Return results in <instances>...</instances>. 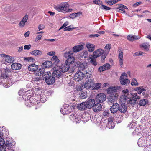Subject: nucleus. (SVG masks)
<instances>
[{
    "mask_svg": "<svg viewBox=\"0 0 151 151\" xmlns=\"http://www.w3.org/2000/svg\"><path fill=\"white\" fill-rule=\"evenodd\" d=\"M105 69L106 70L109 69L110 68V65L109 63H106L103 65Z\"/></svg>",
    "mask_w": 151,
    "mask_h": 151,
    "instance_id": "obj_63",
    "label": "nucleus"
},
{
    "mask_svg": "<svg viewBox=\"0 0 151 151\" xmlns=\"http://www.w3.org/2000/svg\"><path fill=\"white\" fill-rule=\"evenodd\" d=\"M140 46L145 49H147L148 48L149 45L147 43H144L140 45Z\"/></svg>",
    "mask_w": 151,
    "mask_h": 151,
    "instance_id": "obj_54",
    "label": "nucleus"
},
{
    "mask_svg": "<svg viewBox=\"0 0 151 151\" xmlns=\"http://www.w3.org/2000/svg\"><path fill=\"white\" fill-rule=\"evenodd\" d=\"M52 61H47L44 62L43 63V66L45 68H49L52 66Z\"/></svg>",
    "mask_w": 151,
    "mask_h": 151,
    "instance_id": "obj_36",
    "label": "nucleus"
},
{
    "mask_svg": "<svg viewBox=\"0 0 151 151\" xmlns=\"http://www.w3.org/2000/svg\"><path fill=\"white\" fill-rule=\"evenodd\" d=\"M73 53L71 50L68 51H66L63 54V56L65 58H68L71 56V55H72Z\"/></svg>",
    "mask_w": 151,
    "mask_h": 151,
    "instance_id": "obj_41",
    "label": "nucleus"
},
{
    "mask_svg": "<svg viewBox=\"0 0 151 151\" xmlns=\"http://www.w3.org/2000/svg\"><path fill=\"white\" fill-rule=\"evenodd\" d=\"M51 60L55 65H56L59 62L60 60L58 57L56 55L53 56L51 59Z\"/></svg>",
    "mask_w": 151,
    "mask_h": 151,
    "instance_id": "obj_34",
    "label": "nucleus"
},
{
    "mask_svg": "<svg viewBox=\"0 0 151 151\" xmlns=\"http://www.w3.org/2000/svg\"><path fill=\"white\" fill-rule=\"evenodd\" d=\"M38 66L35 64H32L29 65L28 68L29 71L34 72L38 69Z\"/></svg>",
    "mask_w": 151,
    "mask_h": 151,
    "instance_id": "obj_26",
    "label": "nucleus"
},
{
    "mask_svg": "<svg viewBox=\"0 0 151 151\" xmlns=\"http://www.w3.org/2000/svg\"><path fill=\"white\" fill-rule=\"evenodd\" d=\"M75 58L73 56H71L68 58L65 61V63H67L69 65L72 64L75 62Z\"/></svg>",
    "mask_w": 151,
    "mask_h": 151,
    "instance_id": "obj_31",
    "label": "nucleus"
},
{
    "mask_svg": "<svg viewBox=\"0 0 151 151\" xmlns=\"http://www.w3.org/2000/svg\"><path fill=\"white\" fill-rule=\"evenodd\" d=\"M78 108L80 110H84L87 108L85 102L79 104L77 106Z\"/></svg>",
    "mask_w": 151,
    "mask_h": 151,
    "instance_id": "obj_39",
    "label": "nucleus"
},
{
    "mask_svg": "<svg viewBox=\"0 0 151 151\" xmlns=\"http://www.w3.org/2000/svg\"><path fill=\"white\" fill-rule=\"evenodd\" d=\"M147 101L146 99H142L139 101V105L142 106H144L147 104Z\"/></svg>",
    "mask_w": 151,
    "mask_h": 151,
    "instance_id": "obj_49",
    "label": "nucleus"
},
{
    "mask_svg": "<svg viewBox=\"0 0 151 151\" xmlns=\"http://www.w3.org/2000/svg\"><path fill=\"white\" fill-rule=\"evenodd\" d=\"M1 56L6 63H11L14 61V59L13 57L8 55L3 54H1Z\"/></svg>",
    "mask_w": 151,
    "mask_h": 151,
    "instance_id": "obj_6",
    "label": "nucleus"
},
{
    "mask_svg": "<svg viewBox=\"0 0 151 151\" xmlns=\"http://www.w3.org/2000/svg\"><path fill=\"white\" fill-rule=\"evenodd\" d=\"M8 142L10 143H13V142H14L9 141L8 140H6V143ZM6 144V143H5V144ZM8 149H7V147L6 145V144L4 146L2 145L0 146V151H8Z\"/></svg>",
    "mask_w": 151,
    "mask_h": 151,
    "instance_id": "obj_42",
    "label": "nucleus"
},
{
    "mask_svg": "<svg viewBox=\"0 0 151 151\" xmlns=\"http://www.w3.org/2000/svg\"><path fill=\"white\" fill-rule=\"evenodd\" d=\"M120 0H111L110 1H107L106 2L110 5H112L114 4H115L118 2Z\"/></svg>",
    "mask_w": 151,
    "mask_h": 151,
    "instance_id": "obj_50",
    "label": "nucleus"
},
{
    "mask_svg": "<svg viewBox=\"0 0 151 151\" xmlns=\"http://www.w3.org/2000/svg\"><path fill=\"white\" fill-rule=\"evenodd\" d=\"M100 8L102 9H104L105 10H108L110 9L111 8L107 6H106L104 5H101Z\"/></svg>",
    "mask_w": 151,
    "mask_h": 151,
    "instance_id": "obj_58",
    "label": "nucleus"
},
{
    "mask_svg": "<svg viewBox=\"0 0 151 151\" xmlns=\"http://www.w3.org/2000/svg\"><path fill=\"white\" fill-rule=\"evenodd\" d=\"M131 95V98L132 101H134V104H132L133 105H134V103H136V101H137V99H139L140 97L137 95V93H133Z\"/></svg>",
    "mask_w": 151,
    "mask_h": 151,
    "instance_id": "obj_28",
    "label": "nucleus"
},
{
    "mask_svg": "<svg viewBox=\"0 0 151 151\" xmlns=\"http://www.w3.org/2000/svg\"><path fill=\"white\" fill-rule=\"evenodd\" d=\"M41 79L40 77H34L33 78L32 82L33 83L38 84L41 82Z\"/></svg>",
    "mask_w": 151,
    "mask_h": 151,
    "instance_id": "obj_37",
    "label": "nucleus"
},
{
    "mask_svg": "<svg viewBox=\"0 0 151 151\" xmlns=\"http://www.w3.org/2000/svg\"><path fill=\"white\" fill-rule=\"evenodd\" d=\"M27 92H28L27 91H24V89H22L19 91L18 93L19 95H22L24 99L26 100V98H25V97L27 95Z\"/></svg>",
    "mask_w": 151,
    "mask_h": 151,
    "instance_id": "obj_38",
    "label": "nucleus"
},
{
    "mask_svg": "<svg viewBox=\"0 0 151 151\" xmlns=\"http://www.w3.org/2000/svg\"><path fill=\"white\" fill-rule=\"evenodd\" d=\"M51 72L52 73V76L55 78H58L61 75L60 67L57 65L52 70Z\"/></svg>",
    "mask_w": 151,
    "mask_h": 151,
    "instance_id": "obj_4",
    "label": "nucleus"
},
{
    "mask_svg": "<svg viewBox=\"0 0 151 151\" xmlns=\"http://www.w3.org/2000/svg\"><path fill=\"white\" fill-rule=\"evenodd\" d=\"M106 99V95L103 93H100L98 94L96 97V100L97 102L102 103Z\"/></svg>",
    "mask_w": 151,
    "mask_h": 151,
    "instance_id": "obj_8",
    "label": "nucleus"
},
{
    "mask_svg": "<svg viewBox=\"0 0 151 151\" xmlns=\"http://www.w3.org/2000/svg\"><path fill=\"white\" fill-rule=\"evenodd\" d=\"M121 104V106L119 107V111L122 113H125L127 109V106L126 104H128L126 102H120Z\"/></svg>",
    "mask_w": 151,
    "mask_h": 151,
    "instance_id": "obj_10",
    "label": "nucleus"
},
{
    "mask_svg": "<svg viewBox=\"0 0 151 151\" xmlns=\"http://www.w3.org/2000/svg\"><path fill=\"white\" fill-rule=\"evenodd\" d=\"M111 47V45L110 44H108L106 45L104 48L105 50V52H106V53L107 54L109 53Z\"/></svg>",
    "mask_w": 151,
    "mask_h": 151,
    "instance_id": "obj_44",
    "label": "nucleus"
},
{
    "mask_svg": "<svg viewBox=\"0 0 151 151\" xmlns=\"http://www.w3.org/2000/svg\"><path fill=\"white\" fill-rule=\"evenodd\" d=\"M106 53V52H105V53H104L101 55V61L102 62H104V60L105 59L107 55Z\"/></svg>",
    "mask_w": 151,
    "mask_h": 151,
    "instance_id": "obj_56",
    "label": "nucleus"
},
{
    "mask_svg": "<svg viewBox=\"0 0 151 151\" xmlns=\"http://www.w3.org/2000/svg\"><path fill=\"white\" fill-rule=\"evenodd\" d=\"M118 58L120 66L122 67L123 64V52L121 50H119Z\"/></svg>",
    "mask_w": 151,
    "mask_h": 151,
    "instance_id": "obj_22",
    "label": "nucleus"
},
{
    "mask_svg": "<svg viewBox=\"0 0 151 151\" xmlns=\"http://www.w3.org/2000/svg\"><path fill=\"white\" fill-rule=\"evenodd\" d=\"M114 120V118L113 117H110L108 118L107 127L109 128L112 129L114 127L115 125Z\"/></svg>",
    "mask_w": 151,
    "mask_h": 151,
    "instance_id": "obj_19",
    "label": "nucleus"
},
{
    "mask_svg": "<svg viewBox=\"0 0 151 151\" xmlns=\"http://www.w3.org/2000/svg\"><path fill=\"white\" fill-rule=\"evenodd\" d=\"M103 115L105 116H107L109 115V111L108 110H105L103 113Z\"/></svg>",
    "mask_w": 151,
    "mask_h": 151,
    "instance_id": "obj_60",
    "label": "nucleus"
},
{
    "mask_svg": "<svg viewBox=\"0 0 151 151\" xmlns=\"http://www.w3.org/2000/svg\"><path fill=\"white\" fill-rule=\"evenodd\" d=\"M121 89V87L119 86H116L109 87L106 90L107 93L109 94H112Z\"/></svg>",
    "mask_w": 151,
    "mask_h": 151,
    "instance_id": "obj_7",
    "label": "nucleus"
},
{
    "mask_svg": "<svg viewBox=\"0 0 151 151\" xmlns=\"http://www.w3.org/2000/svg\"><path fill=\"white\" fill-rule=\"evenodd\" d=\"M101 84L100 83H93V86H92V89L95 90H98L101 88Z\"/></svg>",
    "mask_w": 151,
    "mask_h": 151,
    "instance_id": "obj_40",
    "label": "nucleus"
},
{
    "mask_svg": "<svg viewBox=\"0 0 151 151\" xmlns=\"http://www.w3.org/2000/svg\"><path fill=\"white\" fill-rule=\"evenodd\" d=\"M6 141H5L3 138L2 137V134L0 133V146H2L5 145Z\"/></svg>",
    "mask_w": 151,
    "mask_h": 151,
    "instance_id": "obj_52",
    "label": "nucleus"
},
{
    "mask_svg": "<svg viewBox=\"0 0 151 151\" xmlns=\"http://www.w3.org/2000/svg\"><path fill=\"white\" fill-rule=\"evenodd\" d=\"M45 26L44 25L42 24H40L39 25L38 27V31H40L41 30L44 29Z\"/></svg>",
    "mask_w": 151,
    "mask_h": 151,
    "instance_id": "obj_62",
    "label": "nucleus"
},
{
    "mask_svg": "<svg viewBox=\"0 0 151 151\" xmlns=\"http://www.w3.org/2000/svg\"><path fill=\"white\" fill-rule=\"evenodd\" d=\"M99 71L100 72H103V71H104V70H106L105 69L104 66V65L100 67L98 69Z\"/></svg>",
    "mask_w": 151,
    "mask_h": 151,
    "instance_id": "obj_64",
    "label": "nucleus"
},
{
    "mask_svg": "<svg viewBox=\"0 0 151 151\" xmlns=\"http://www.w3.org/2000/svg\"><path fill=\"white\" fill-rule=\"evenodd\" d=\"M28 19V16L27 15H26L19 23V27L21 28L24 27L25 24V23L27 21Z\"/></svg>",
    "mask_w": 151,
    "mask_h": 151,
    "instance_id": "obj_20",
    "label": "nucleus"
},
{
    "mask_svg": "<svg viewBox=\"0 0 151 151\" xmlns=\"http://www.w3.org/2000/svg\"><path fill=\"white\" fill-rule=\"evenodd\" d=\"M146 138L143 137L139 138L138 141V145L140 147H144L147 145Z\"/></svg>",
    "mask_w": 151,
    "mask_h": 151,
    "instance_id": "obj_16",
    "label": "nucleus"
},
{
    "mask_svg": "<svg viewBox=\"0 0 151 151\" xmlns=\"http://www.w3.org/2000/svg\"><path fill=\"white\" fill-rule=\"evenodd\" d=\"M93 2L96 4L101 5L102 2L100 0H94L93 1Z\"/></svg>",
    "mask_w": 151,
    "mask_h": 151,
    "instance_id": "obj_59",
    "label": "nucleus"
},
{
    "mask_svg": "<svg viewBox=\"0 0 151 151\" xmlns=\"http://www.w3.org/2000/svg\"><path fill=\"white\" fill-rule=\"evenodd\" d=\"M104 50L101 48L98 49L94 51L92 54L93 58H97L104 54Z\"/></svg>",
    "mask_w": 151,
    "mask_h": 151,
    "instance_id": "obj_9",
    "label": "nucleus"
},
{
    "mask_svg": "<svg viewBox=\"0 0 151 151\" xmlns=\"http://www.w3.org/2000/svg\"><path fill=\"white\" fill-rule=\"evenodd\" d=\"M84 75L82 72L79 71L75 74L74 79L76 81H79L83 79Z\"/></svg>",
    "mask_w": 151,
    "mask_h": 151,
    "instance_id": "obj_11",
    "label": "nucleus"
},
{
    "mask_svg": "<svg viewBox=\"0 0 151 151\" xmlns=\"http://www.w3.org/2000/svg\"><path fill=\"white\" fill-rule=\"evenodd\" d=\"M51 73L50 72H46L44 76L46 83L48 85L53 84L55 82V78L53 76H51Z\"/></svg>",
    "mask_w": 151,
    "mask_h": 151,
    "instance_id": "obj_3",
    "label": "nucleus"
},
{
    "mask_svg": "<svg viewBox=\"0 0 151 151\" xmlns=\"http://www.w3.org/2000/svg\"><path fill=\"white\" fill-rule=\"evenodd\" d=\"M127 75L125 73H123L121 74L120 78V83L122 85H125L130 82V81L127 78Z\"/></svg>",
    "mask_w": 151,
    "mask_h": 151,
    "instance_id": "obj_5",
    "label": "nucleus"
},
{
    "mask_svg": "<svg viewBox=\"0 0 151 151\" xmlns=\"http://www.w3.org/2000/svg\"><path fill=\"white\" fill-rule=\"evenodd\" d=\"M44 70L43 68H40L37 71V75L38 76H41L43 74L44 72Z\"/></svg>",
    "mask_w": 151,
    "mask_h": 151,
    "instance_id": "obj_48",
    "label": "nucleus"
},
{
    "mask_svg": "<svg viewBox=\"0 0 151 151\" xmlns=\"http://www.w3.org/2000/svg\"><path fill=\"white\" fill-rule=\"evenodd\" d=\"M131 84L132 86H136L138 85V83L135 79L133 78L132 80Z\"/></svg>",
    "mask_w": 151,
    "mask_h": 151,
    "instance_id": "obj_51",
    "label": "nucleus"
},
{
    "mask_svg": "<svg viewBox=\"0 0 151 151\" xmlns=\"http://www.w3.org/2000/svg\"><path fill=\"white\" fill-rule=\"evenodd\" d=\"M69 4L66 2L62 3L55 6V9L57 11L66 13L67 7H69Z\"/></svg>",
    "mask_w": 151,
    "mask_h": 151,
    "instance_id": "obj_2",
    "label": "nucleus"
},
{
    "mask_svg": "<svg viewBox=\"0 0 151 151\" xmlns=\"http://www.w3.org/2000/svg\"><path fill=\"white\" fill-rule=\"evenodd\" d=\"M113 98V96L112 97L111 95L108 97V103L109 104L111 105L114 103L115 100Z\"/></svg>",
    "mask_w": 151,
    "mask_h": 151,
    "instance_id": "obj_45",
    "label": "nucleus"
},
{
    "mask_svg": "<svg viewBox=\"0 0 151 151\" xmlns=\"http://www.w3.org/2000/svg\"><path fill=\"white\" fill-rule=\"evenodd\" d=\"M87 68V63H82L80 64L79 67L78 69L80 70H84Z\"/></svg>",
    "mask_w": 151,
    "mask_h": 151,
    "instance_id": "obj_35",
    "label": "nucleus"
},
{
    "mask_svg": "<svg viewBox=\"0 0 151 151\" xmlns=\"http://www.w3.org/2000/svg\"><path fill=\"white\" fill-rule=\"evenodd\" d=\"M21 67V65L19 63H14L11 65L12 69L13 70H15L20 69Z\"/></svg>",
    "mask_w": 151,
    "mask_h": 151,
    "instance_id": "obj_23",
    "label": "nucleus"
},
{
    "mask_svg": "<svg viewBox=\"0 0 151 151\" xmlns=\"http://www.w3.org/2000/svg\"><path fill=\"white\" fill-rule=\"evenodd\" d=\"M72 27V26L70 25L66 27H65L64 28V31H71L73 29H75L74 28L72 27V28H70V27Z\"/></svg>",
    "mask_w": 151,
    "mask_h": 151,
    "instance_id": "obj_55",
    "label": "nucleus"
},
{
    "mask_svg": "<svg viewBox=\"0 0 151 151\" xmlns=\"http://www.w3.org/2000/svg\"><path fill=\"white\" fill-rule=\"evenodd\" d=\"M71 106H69L67 104H66L64 106V108L61 109L60 112L63 115L67 114L69 112H71L72 110H70Z\"/></svg>",
    "mask_w": 151,
    "mask_h": 151,
    "instance_id": "obj_15",
    "label": "nucleus"
},
{
    "mask_svg": "<svg viewBox=\"0 0 151 151\" xmlns=\"http://www.w3.org/2000/svg\"><path fill=\"white\" fill-rule=\"evenodd\" d=\"M1 77L3 79H6L9 77L8 75L6 73H2L1 75Z\"/></svg>",
    "mask_w": 151,
    "mask_h": 151,
    "instance_id": "obj_57",
    "label": "nucleus"
},
{
    "mask_svg": "<svg viewBox=\"0 0 151 151\" xmlns=\"http://www.w3.org/2000/svg\"><path fill=\"white\" fill-rule=\"evenodd\" d=\"M86 46L90 52H91L94 50L95 46L93 44L88 42L86 44Z\"/></svg>",
    "mask_w": 151,
    "mask_h": 151,
    "instance_id": "obj_21",
    "label": "nucleus"
},
{
    "mask_svg": "<svg viewBox=\"0 0 151 151\" xmlns=\"http://www.w3.org/2000/svg\"><path fill=\"white\" fill-rule=\"evenodd\" d=\"M15 143L13 142V143H10L7 142L6 144V145L7 147V149H8V151H14L13 150V146L15 145Z\"/></svg>",
    "mask_w": 151,
    "mask_h": 151,
    "instance_id": "obj_30",
    "label": "nucleus"
},
{
    "mask_svg": "<svg viewBox=\"0 0 151 151\" xmlns=\"http://www.w3.org/2000/svg\"><path fill=\"white\" fill-rule=\"evenodd\" d=\"M95 58H91L90 62L94 66H96L97 65V62L95 59Z\"/></svg>",
    "mask_w": 151,
    "mask_h": 151,
    "instance_id": "obj_53",
    "label": "nucleus"
},
{
    "mask_svg": "<svg viewBox=\"0 0 151 151\" xmlns=\"http://www.w3.org/2000/svg\"><path fill=\"white\" fill-rule=\"evenodd\" d=\"M123 94L120 98V101L126 102L128 104H134V101H132L131 98V95L129 93V90L126 89L122 91Z\"/></svg>",
    "mask_w": 151,
    "mask_h": 151,
    "instance_id": "obj_1",
    "label": "nucleus"
},
{
    "mask_svg": "<svg viewBox=\"0 0 151 151\" xmlns=\"http://www.w3.org/2000/svg\"><path fill=\"white\" fill-rule=\"evenodd\" d=\"M13 76H14L13 78H12V81H12V83L10 84V83H5L3 85V86L4 87L7 88H8L11 86L12 84H14V83L15 82H16L18 81V79H17V78H18L19 77V75H18L17 73H13Z\"/></svg>",
    "mask_w": 151,
    "mask_h": 151,
    "instance_id": "obj_12",
    "label": "nucleus"
},
{
    "mask_svg": "<svg viewBox=\"0 0 151 151\" xmlns=\"http://www.w3.org/2000/svg\"><path fill=\"white\" fill-rule=\"evenodd\" d=\"M69 117L71 120L76 123H79L81 121V116L77 114L71 115Z\"/></svg>",
    "mask_w": 151,
    "mask_h": 151,
    "instance_id": "obj_14",
    "label": "nucleus"
},
{
    "mask_svg": "<svg viewBox=\"0 0 151 151\" xmlns=\"http://www.w3.org/2000/svg\"><path fill=\"white\" fill-rule=\"evenodd\" d=\"M118 9V12L122 13H124L125 12V9H128V8L126 6L121 4L119 6Z\"/></svg>",
    "mask_w": 151,
    "mask_h": 151,
    "instance_id": "obj_33",
    "label": "nucleus"
},
{
    "mask_svg": "<svg viewBox=\"0 0 151 151\" xmlns=\"http://www.w3.org/2000/svg\"><path fill=\"white\" fill-rule=\"evenodd\" d=\"M94 81L93 78H90L86 81L85 83V87L87 89H92Z\"/></svg>",
    "mask_w": 151,
    "mask_h": 151,
    "instance_id": "obj_13",
    "label": "nucleus"
},
{
    "mask_svg": "<svg viewBox=\"0 0 151 151\" xmlns=\"http://www.w3.org/2000/svg\"><path fill=\"white\" fill-rule=\"evenodd\" d=\"M83 48L82 45H79L74 46L72 48L73 52H77L81 50Z\"/></svg>",
    "mask_w": 151,
    "mask_h": 151,
    "instance_id": "obj_25",
    "label": "nucleus"
},
{
    "mask_svg": "<svg viewBox=\"0 0 151 151\" xmlns=\"http://www.w3.org/2000/svg\"><path fill=\"white\" fill-rule=\"evenodd\" d=\"M137 89L138 90L137 93L139 94H140L142 93L143 94L146 91L145 89L142 87H137Z\"/></svg>",
    "mask_w": 151,
    "mask_h": 151,
    "instance_id": "obj_46",
    "label": "nucleus"
},
{
    "mask_svg": "<svg viewBox=\"0 0 151 151\" xmlns=\"http://www.w3.org/2000/svg\"><path fill=\"white\" fill-rule=\"evenodd\" d=\"M47 98H46L45 96H42L40 99V101L42 103H44L46 101Z\"/></svg>",
    "mask_w": 151,
    "mask_h": 151,
    "instance_id": "obj_61",
    "label": "nucleus"
},
{
    "mask_svg": "<svg viewBox=\"0 0 151 151\" xmlns=\"http://www.w3.org/2000/svg\"><path fill=\"white\" fill-rule=\"evenodd\" d=\"M60 67V70L62 72H65L68 71L70 68V65L67 63L62 64Z\"/></svg>",
    "mask_w": 151,
    "mask_h": 151,
    "instance_id": "obj_18",
    "label": "nucleus"
},
{
    "mask_svg": "<svg viewBox=\"0 0 151 151\" xmlns=\"http://www.w3.org/2000/svg\"><path fill=\"white\" fill-rule=\"evenodd\" d=\"M32 98H31L30 95H28L27 96V102L26 103V106H31V105L32 104H36V103H35L34 102H31V100L32 99Z\"/></svg>",
    "mask_w": 151,
    "mask_h": 151,
    "instance_id": "obj_32",
    "label": "nucleus"
},
{
    "mask_svg": "<svg viewBox=\"0 0 151 151\" xmlns=\"http://www.w3.org/2000/svg\"><path fill=\"white\" fill-rule=\"evenodd\" d=\"M95 103V100L93 99L89 100L87 102H85L87 108H91L93 107Z\"/></svg>",
    "mask_w": 151,
    "mask_h": 151,
    "instance_id": "obj_24",
    "label": "nucleus"
},
{
    "mask_svg": "<svg viewBox=\"0 0 151 151\" xmlns=\"http://www.w3.org/2000/svg\"><path fill=\"white\" fill-rule=\"evenodd\" d=\"M102 106L99 103L94 104L93 107V110L95 112H97L101 109Z\"/></svg>",
    "mask_w": 151,
    "mask_h": 151,
    "instance_id": "obj_29",
    "label": "nucleus"
},
{
    "mask_svg": "<svg viewBox=\"0 0 151 151\" xmlns=\"http://www.w3.org/2000/svg\"><path fill=\"white\" fill-rule=\"evenodd\" d=\"M80 95V97L82 99H85L87 97V92L86 91H81Z\"/></svg>",
    "mask_w": 151,
    "mask_h": 151,
    "instance_id": "obj_47",
    "label": "nucleus"
},
{
    "mask_svg": "<svg viewBox=\"0 0 151 151\" xmlns=\"http://www.w3.org/2000/svg\"><path fill=\"white\" fill-rule=\"evenodd\" d=\"M140 38L139 36L132 35H129L127 36V39L129 41H132L134 40H138Z\"/></svg>",
    "mask_w": 151,
    "mask_h": 151,
    "instance_id": "obj_27",
    "label": "nucleus"
},
{
    "mask_svg": "<svg viewBox=\"0 0 151 151\" xmlns=\"http://www.w3.org/2000/svg\"><path fill=\"white\" fill-rule=\"evenodd\" d=\"M31 53L34 55L37 56L39 55H41L42 54V52L38 50H35L32 51Z\"/></svg>",
    "mask_w": 151,
    "mask_h": 151,
    "instance_id": "obj_43",
    "label": "nucleus"
},
{
    "mask_svg": "<svg viewBox=\"0 0 151 151\" xmlns=\"http://www.w3.org/2000/svg\"><path fill=\"white\" fill-rule=\"evenodd\" d=\"M119 104L117 103L114 104L111 107L110 110L112 113H115L117 112L119 110Z\"/></svg>",
    "mask_w": 151,
    "mask_h": 151,
    "instance_id": "obj_17",
    "label": "nucleus"
}]
</instances>
